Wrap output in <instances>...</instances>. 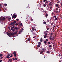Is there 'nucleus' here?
<instances>
[{"label":"nucleus","instance_id":"obj_61","mask_svg":"<svg viewBox=\"0 0 62 62\" xmlns=\"http://www.w3.org/2000/svg\"><path fill=\"white\" fill-rule=\"evenodd\" d=\"M54 18H56V16H54Z\"/></svg>","mask_w":62,"mask_h":62},{"label":"nucleus","instance_id":"obj_28","mask_svg":"<svg viewBox=\"0 0 62 62\" xmlns=\"http://www.w3.org/2000/svg\"><path fill=\"white\" fill-rule=\"evenodd\" d=\"M13 54H16V52L15 51H14L13 52Z\"/></svg>","mask_w":62,"mask_h":62},{"label":"nucleus","instance_id":"obj_51","mask_svg":"<svg viewBox=\"0 0 62 62\" xmlns=\"http://www.w3.org/2000/svg\"><path fill=\"white\" fill-rule=\"evenodd\" d=\"M4 6H7V4L6 3L4 4Z\"/></svg>","mask_w":62,"mask_h":62},{"label":"nucleus","instance_id":"obj_30","mask_svg":"<svg viewBox=\"0 0 62 62\" xmlns=\"http://www.w3.org/2000/svg\"><path fill=\"white\" fill-rule=\"evenodd\" d=\"M53 36V33H50V36Z\"/></svg>","mask_w":62,"mask_h":62},{"label":"nucleus","instance_id":"obj_7","mask_svg":"<svg viewBox=\"0 0 62 62\" xmlns=\"http://www.w3.org/2000/svg\"><path fill=\"white\" fill-rule=\"evenodd\" d=\"M15 29H16V30H18L19 29V28L17 27H15L14 28Z\"/></svg>","mask_w":62,"mask_h":62},{"label":"nucleus","instance_id":"obj_40","mask_svg":"<svg viewBox=\"0 0 62 62\" xmlns=\"http://www.w3.org/2000/svg\"><path fill=\"white\" fill-rule=\"evenodd\" d=\"M18 25V23H16V24L15 25Z\"/></svg>","mask_w":62,"mask_h":62},{"label":"nucleus","instance_id":"obj_10","mask_svg":"<svg viewBox=\"0 0 62 62\" xmlns=\"http://www.w3.org/2000/svg\"><path fill=\"white\" fill-rule=\"evenodd\" d=\"M28 41H30L31 40V38H28Z\"/></svg>","mask_w":62,"mask_h":62},{"label":"nucleus","instance_id":"obj_63","mask_svg":"<svg viewBox=\"0 0 62 62\" xmlns=\"http://www.w3.org/2000/svg\"><path fill=\"white\" fill-rule=\"evenodd\" d=\"M8 56H7L5 58H8Z\"/></svg>","mask_w":62,"mask_h":62},{"label":"nucleus","instance_id":"obj_14","mask_svg":"<svg viewBox=\"0 0 62 62\" xmlns=\"http://www.w3.org/2000/svg\"><path fill=\"white\" fill-rule=\"evenodd\" d=\"M9 60L10 61V62H11L12 61V59H9Z\"/></svg>","mask_w":62,"mask_h":62},{"label":"nucleus","instance_id":"obj_36","mask_svg":"<svg viewBox=\"0 0 62 62\" xmlns=\"http://www.w3.org/2000/svg\"><path fill=\"white\" fill-rule=\"evenodd\" d=\"M46 53H47V54H49V52L48 51H47Z\"/></svg>","mask_w":62,"mask_h":62},{"label":"nucleus","instance_id":"obj_52","mask_svg":"<svg viewBox=\"0 0 62 62\" xmlns=\"http://www.w3.org/2000/svg\"><path fill=\"white\" fill-rule=\"evenodd\" d=\"M50 9H51V8H52V7L51 6V7H50Z\"/></svg>","mask_w":62,"mask_h":62},{"label":"nucleus","instance_id":"obj_42","mask_svg":"<svg viewBox=\"0 0 62 62\" xmlns=\"http://www.w3.org/2000/svg\"><path fill=\"white\" fill-rule=\"evenodd\" d=\"M55 10H56V11L58 10V8H56V9Z\"/></svg>","mask_w":62,"mask_h":62},{"label":"nucleus","instance_id":"obj_50","mask_svg":"<svg viewBox=\"0 0 62 62\" xmlns=\"http://www.w3.org/2000/svg\"><path fill=\"white\" fill-rule=\"evenodd\" d=\"M47 30H49V28H47L46 29Z\"/></svg>","mask_w":62,"mask_h":62},{"label":"nucleus","instance_id":"obj_60","mask_svg":"<svg viewBox=\"0 0 62 62\" xmlns=\"http://www.w3.org/2000/svg\"><path fill=\"white\" fill-rule=\"evenodd\" d=\"M2 8V7L1 6H0V8Z\"/></svg>","mask_w":62,"mask_h":62},{"label":"nucleus","instance_id":"obj_8","mask_svg":"<svg viewBox=\"0 0 62 62\" xmlns=\"http://www.w3.org/2000/svg\"><path fill=\"white\" fill-rule=\"evenodd\" d=\"M0 22L2 24H3L4 23L3 21L2 20V21H0Z\"/></svg>","mask_w":62,"mask_h":62},{"label":"nucleus","instance_id":"obj_41","mask_svg":"<svg viewBox=\"0 0 62 62\" xmlns=\"http://www.w3.org/2000/svg\"><path fill=\"white\" fill-rule=\"evenodd\" d=\"M54 20L55 21H56V20H57V18H55L54 19Z\"/></svg>","mask_w":62,"mask_h":62},{"label":"nucleus","instance_id":"obj_6","mask_svg":"<svg viewBox=\"0 0 62 62\" xmlns=\"http://www.w3.org/2000/svg\"><path fill=\"white\" fill-rule=\"evenodd\" d=\"M22 33V31H20L19 32H18V34H21Z\"/></svg>","mask_w":62,"mask_h":62},{"label":"nucleus","instance_id":"obj_46","mask_svg":"<svg viewBox=\"0 0 62 62\" xmlns=\"http://www.w3.org/2000/svg\"><path fill=\"white\" fill-rule=\"evenodd\" d=\"M20 25L21 26H22V23H21L20 24Z\"/></svg>","mask_w":62,"mask_h":62},{"label":"nucleus","instance_id":"obj_5","mask_svg":"<svg viewBox=\"0 0 62 62\" xmlns=\"http://www.w3.org/2000/svg\"><path fill=\"white\" fill-rule=\"evenodd\" d=\"M2 18L3 17L2 16H1L0 17V21H2Z\"/></svg>","mask_w":62,"mask_h":62},{"label":"nucleus","instance_id":"obj_11","mask_svg":"<svg viewBox=\"0 0 62 62\" xmlns=\"http://www.w3.org/2000/svg\"><path fill=\"white\" fill-rule=\"evenodd\" d=\"M43 36H44V38H45V39H46V38H47V36L44 35Z\"/></svg>","mask_w":62,"mask_h":62},{"label":"nucleus","instance_id":"obj_2","mask_svg":"<svg viewBox=\"0 0 62 62\" xmlns=\"http://www.w3.org/2000/svg\"><path fill=\"white\" fill-rule=\"evenodd\" d=\"M16 23V21H14L13 22H12L10 24V25H14L15 23Z\"/></svg>","mask_w":62,"mask_h":62},{"label":"nucleus","instance_id":"obj_45","mask_svg":"<svg viewBox=\"0 0 62 62\" xmlns=\"http://www.w3.org/2000/svg\"><path fill=\"white\" fill-rule=\"evenodd\" d=\"M48 40L47 39H46V41H48Z\"/></svg>","mask_w":62,"mask_h":62},{"label":"nucleus","instance_id":"obj_24","mask_svg":"<svg viewBox=\"0 0 62 62\" xmlns=\"http://www.w3.org/2000/svg\"><path fill=\"white\" fill-rule=\"evenodd\" d=\"M43 6L44 7H46V4H44L43 5Z\"/></svg>","mask_w":62,"mask_h":62},{"label":"nucleus","instance_id":"obj_21","mask_svg":"<svg viewBox=\"0 0 62 62\" xmlns=\"http://www.w3.org/2000/svg\"><path fill=\"white\" fill-rule=\"evenodd\" d=\"M48 14H46L45 16H45H46V17H47V16H48Z\"/></svg>","mask_w":62,"mask_h":62},{"label":"nucleus","instance_id":"obj_12","mask_svg":"<svg viewBox=\"0 0 62 62\" xmlns=\"http://www.w3.org/2000/svg\"><path fill=\"white\" fill-rule=\"evenodd\" d=\"M40 41L41 42H42V39L41 38L40 39Z\"/></svg>","mask_w":62,"mask_h":62},{"label":"nucleus","instance_id":"obj_39","mask_svg":"<svg viewBox=\"0 0 62 62\" xmlns=\"http://www.w3.org/2000/svg\"><path fill=\"white\" fill-rule=\"evenodd\" d=\"M47 33L46 32V34H45V35L47 36Z\"/></svg>","mask_w":62,"mask_h":62},{"label":"nucleus","instance_id":"obj_16","mask_svg":"<svg viewBox=\"0 0 62 62\" xmlns=\"http://www.w3.org/2000/svg\"><path fill=\"white\" fill-rule=\"evenodd\" d=\"M5 17H2V21H3L4 20H5Z\"/></svg>","mask_w":62,"mask_h":62},{"label":"nucleus","instance_id":"obj_20","mask_svg":"<svg viewBox=\"0 0 62 62\" xmlns=\"http://www.w3.org/2000/svg\"><path fill=\"white\" fill-rule=\"evenodd\" d=\"M32 31H34V28L32 27Z\"/></svg>","mask_w":62,"mask_h":62},{"label":"nucleus","instance_id":"obj_3","mask_svg":"<svg viewBox=\"0 0 62 62\" xmlns=\"http://www.w3.org/2000/svg\"><path fill=\"white\" fill-rule=\"evenodd\" d=\"M16 18V15H14L12 16V19H13L14 18Z\"/></svg>","mask_w":62,"mask_h":62},{"label":"nucleus","instance_id":"obj_59","mask_svg":"<svg viewBox=\"0 0 62 62\" xmlns=\"http://www.w3.org/2000/svg\"><path fill=\"white\" fill-rule=\"evenodd\" d=\"M33 19H31V21H33Z\"/></svg>","mask_w":62,"mask_h":62},{"label":"nucleus","instance_id":"obj_1","mask_svg":"<svg viewBox=\"0 0 62 62\" xmlns=\"http://www.w3.org/2000/svg\"><path fill=\"white\" fill-rule=\"evenodd\" d=\"M18 32V31H16L15 32H14V33L12 32L11 33H8L7 34L8 35V36H9V37H10V38H11L12 37H10V36H14L15 34H16V35H17V33Z\"/></svg>","mask_w":62,"mask_h":62},{"label":"nucleus","instance_id":"obj_34","mask_svg":"<svg viewBox=\"0 0 62 62\" xmlns=\"http://www.w3.org/2000/svg\"><path fill=\"white\" fill-rule=\"evenodd\" d=\"M48 44H51V42H48Z\"/></svg>","mask_w":62,"mask_h":62},{"label":"nucleus","instance_id":"obj_49","mask_svg":"<svg viewBox=\"0 0 62 62\" xmlns=\"http://www.w3.org/2000/svg\"><path fill=\"white\" fill-rule=\"evenodd\" d=\"M10 27H8V29H10Z\"/></svg>","mask_w":62,"mask_h":62},{"label":"nucleus","instance_id":"obj_33","mask_svg":"<svg viewBox=\"0 0 62 62\" xmlns=\"http://www.w3.org/2000/svg\"><path fill=\"white\" fill-rule=\"evenodd\" d=\"M28 8H30V7H29V4L28 5Z\"/></svg>","mask_w":62,"mask_h":62},{"label":"nucleus","instance_id":"obj_54","mask_svg":"<svg viewBox=\"0 0 62 62\" xmlns=\"http://www.w3.org/2000/svg\"><path fill=\"white\" fill-rule=\"evenodd\" d=\"M12 59L13 60H15V59L14 58H12Z\"/></svg>","mask_w":62,"mask_h":62},{"label":"nucleus","instance_id":"obj_25","mask_svg":"<svg viewBox=\"0 0 62 62\" xmlns=\"http://www.w3.org/2000/svg\"><path fill=\"white\" fill-rule=\"evenodd\" d=\"M3 56V54H0V56L1 57Z\"/></svg>","mask_w":62,"mask_h":62},{"label":"nucleus","instance_id":"obj_47","mask_svg":"<svg viewBox=\"0 0 62 62\" xmlns=\"http://www.w3.org/2000/svg\"><path fill=\"white\" fill-rule=\"evenodd\" d=\"M15 60H18V59L17 58H15Z\"/></svg>","mask_w":62,"mask_h":62},{"label":"nucleus","instance_id":"obj_56","mask_svg":"<svg viewBox=\"0 0 62 62\" xmlns=\"http://www.w3.org/2000/svg\"><path fill=\"white\" fill-rule=\"evenodd\" d=\"M16 20H17V21H18L19 20V19H17Z\"/></svg>","mask_w":62,"mask_h":62},{"label":"nucleus","instance_id":"obj_22","mask_svg":"<svg viewBox=\"0 0 62 62\" xmlns=\"http://www.w3.org/2000/svg\"><path fill=\"white\" fill-rule=\"evenodd\" d=\"M58 6H59V5H58V4H56V7H58Z\"/></svg>","mask_w":62,"mask_h":62},{"label":"nucleus","instance_id":"obj_64","mask_svg":"<svg viewBox=\"0 0 62 62\" xmlns=\"http://www.w3.org/2000/svg\"><path fill=\"white\" fill-rule=\"evenodd\" d=\"M62 3L61 4V6H62Z\"/></svg>","mask_w":62,"mask_h":62},{"label":"nucleus","instance_id":"obj_29","mask_svg":"<svg viewBox=\"0 0 62 62\" xmlns=\"http://www.w3.org/2000/svg\"><path fill=\"white\" fill-rule=\"evenodd\" d=\"M43 23L44 24H45L46 23V22H45V21H44L43 22Z\"/></svg>","mask_w":62,"mask_h":62},{"label":"nucleus","instance_id":"obj_19","mask_svg":"<svg viewBox=\"0 0 62 62\" xmlns=\"http://www.w3.org/2000/svg\"><path fill=\"white\" fill-rule=\"evenodd\" d=\"M44 43H45V44H46L47 43V41H44Z\"/></svg>","mask_w":62,"mask_h":62},{"label":"nucleus","instance_id":"obj_17","mask_svg":"<svg viewBox=\"0 0 62 62\" xmlns=\"http://www.w3.org/2000/svg\"><path fill=\"white\" fill-rule=\"evenodd\" d=\"M11 30L13 32H14V31H15V30L14 29H11Z\"/></svg>","mask_w":62,"mask_h":62},{"label":"nucleus","instance_id":"obj_38","mask_svg":"<svg viewBox=\"0 0 62 62\" xmlns=\"http://www.w3.org/2000/svg\"><path fill=\"white\" fill-rule=\"evenodd\" d=\"M47 22H50V21L48 19H47Z\"/></svg>","mask_w":62,"mask_h":62},{"label":"nucleus","instance_id":"obj_26","mask_svg":"<svg viewBox=\"0 0 62 62\" xmlns=\"http://www.w3.org/2000/svg\"><path fill=\"white\" fill-rule=\"evenodd\" d=\"M14 27L13 26L11 28V29H13V28H14Z\"/></svg>","mask_w":62,"mask_h":62},{"label":"nucleus","instance_id":"obj_32","mask_svg":"<svg viewBox=\"0 0 62 62\" xmlns=\"http://www.w3.org/2000/svg\"><path fill=\"white\" fill-rule=\"evenodd\" d=\"M38 44L39 45H40L41 44V43L40 42H38Z\"/></svg>","mask_w":62,"mask_h":62},{"label":"nucleus","instance_id":"obj_4","mask_svg":"<svg viewBox=\"0 0 62 62\" xmlns=\"http://www.w3.org/2000/svg\"><path fill=\"white\" fill-rule=\"evenodd\" d=\"M7 56L8 57V59H9V58H10V57H9V56H10V54H8L7 55Z\"/></svg>","mask_w":62,"mask_h":62},{"label":"nucleus","instance_id":"obj_37","mask_svg":"<svg viewBox=\"0 0 62 62\" xmlns=\"http://www.w3.org/2000/svg\"><path fill=\"white\" fill-rule=\"evenodd\" d=\"M46 9L47 10H49V8H47Z\"/></svg>","mask_w":62,"mask_h":62},{"label":"nucleus","instance_id":"obj_9","mask_svg":"<svg viewBox=\"0 0 62 62\" xmlns=\"http://www.w3.org/2000/svg\"><path fill=\"white\" fill-rule=\"evenodd\" d=\"M52 36H50V37L49 38V39L50 40H52Z\"/></svg>","mask_w":62,"mask_h":62},{"label":"nucleus","instance_id":"obj_57","mask_svg":"<svg viewBox=\"0 0 62 62\" xmlns=\"http://www.w3.org/2000/svg\"><path fill=\"white\" fill-rule=\"evenodd\" d=\"M60 57V59H61V58H62V55H61V57Z\"/></svg>","mask_w":62,"mask_h":62},{"label":"nucleus","instance_id":"obj_55","mask_svg":"<svg viewBox=\"0 0 62 62\" xmlns=\"http://www.w3.org/2000/svg\"><path fill=\"white\" fill-rule=\"evenodd\" d=\"M35 38H36V36H35L34 37H33V39H35Z\"/></svg>","mask_w":62,"mask_h":62},{"label":"nucleus","instance_id":"obj_35","mask_svg":"<svg viewBox=\"0 0 62 62\" xmlns=\"http://www.w3.org/2000/svg\"><path fill=\"white\" fill-rule=\"evenodd\" d=\"M61 55L60 54H59V57H60V56H61Z\"/></svg>","mask_w":62,"mask_h":62},{"label":"nucleus","instance_id":"obj_53","mask_svg":"<svg viewBox=\"0 0 62 62\" xmlns=\"http://www.w3.org/2000/svg\"><path fill=\"white\" fill-rule=\"evenodd\" d=\"M46 3H48V1H46Z\"/></svg>","mask_w":62,"mask_h":62},{"label":"nucleus","instance_id":"obj_58","mask_svg":"<svg viewBox=\"0 0 62 62\" xmlns=\"http://www.w3.org/2000/svg\"><path fill=\"white\" fill-rule=\"evenodd\" d=\"M47 7L48 8V7H49V5H47Z\"/></svg>","mask_w":62,"mask_h":62},{"label":"nucleus","instance_id":"obj_62","mask_svg":"<svg viewBox=\"0 0 62 62\" xmlns=\"http://www.w3.org/2000/svg\"><path fill=\"white\" fill-rule=\"evenodd\" d=\"M31 32H32V33H33V31H32L31 30Z\"/></svg>","mask_w":62,"mask_h":62},{"label":"nucleus","instance_id":"obj_15","mask_svg":"<svg viewBox=\"0 0 62 62\" xmlns=\"http://www.w3.org/2000/svg\"><path fill=\"white\" fill-rule=\"evenodd\" d=\"M44 52L43 51H42L41 52H40V54H42V53H43Z\"/></svg>","mask_w":62,"mask_h":62},{"label":"nucleus","instance_id":"obj_44","mask_svg":"<svg viewBox=\"0 0 62 62\" xmlns=\"http://www.w3.org/2000/svg\"><path fill=\"white\" fill-rule=\"evenodd\" d=\"M58 11H56V13H58Z\"/></svg>","mask_w":62,"mask_h":62},{"label":"nucleus","instance_id":"obj_13","mask_svg":"<svg viewBox=\"0 0 62 62\" xmlns=\"http://www.w3.org/2000/svg\"><path fill=\"white\" fill-rule=\"evenodd\" d=\"M52 4H53V3L52 2H50V3H49V5L50 6H52Z\"/></svg>","mask_w":62,"mask_h":62},{"label":"nucleus","instance_id":"obj_23","mask_svg":"<svg viewBox=\"0 0 62 62\" xmlns=\"http://www.w3.org/2000/svg\"><path fill=\"white\" fill-rule=\"evenodd\" d=\"M49 48H52V45H50L49 46Z\"/></svg>","mask_w":62,"mask_h":62},{"label":"nucleus","instance_id":"obj_48","mask_svg":"<svg viewBox=\"0 0 62 62\" xmlns=\"http://www.w3.org/2000/svg\"><path fill=\"white\" fill-rule=\"evenodd\" d=\"M46 33H47V32H48V31H46Z\"/></svg>","mask_w":62,"mask_h":62},{"label":"nucleus","instance_id":"obj_43","mask_svg":"<svg viewBox=\"0 0 62 62\" xmlns=\"http://www.w3.org/2000/svg\"><path fill=\"white\" fill-rule=\"evenodd\" d=\"M42 51H44V48H42Z\"/></svg>","mask_w":62,"mask_h":62},{"label":"nucleus","instance_id":"obj_18","mask_svg":"<svg viewBox=\"0 0 62 62\" xmlns=\"http://www.w3.org/2000/svg\"><path fill=\"white\" fill-rule=\"evenodd\" d=\"M11 19V18L10 17L8 19V21H10V20Z\"/></svg>","mask_w":62,"mask_h":62},{"label":"nucleus","instance_id":"obj_31","mask_svg":"<svg viewBox=\"0 0 62 62\" xmlns=\"http://www.w3.org/2000/svg\"><path fill=\"white\" fill-rule=\"evenodd\" d=\"M14 56H15V57L16 56H17V54H14Z\"/></svg>","mask_w":62,"mask_h":62},{"label":"nucleus","instance_id":"obj_27","mask_svg":"<svg viewBox=\"0 0 62 62\" xmlns=\"http://www.w3.org/2000/svg\"><path fill=\"white\" fill-rule=\"evenodd\" d=\"M40 45H37V47H38L39 48V47H40Z\"/></svg>","mask_w":62,"mask_h":62}]
</instances>
